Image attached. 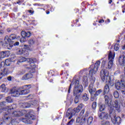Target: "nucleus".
<instances>
[{
	"label": "nucleus",
	"instance_id": "obj_1",
	"mask_svg": "<svg viewBox=\"0 0 125 125\" xmlns=\"http://www.w3.org/2000/svg\"><path fill=\"white\" fill-rule=\"evenodd\" d=\"M24 61H27V62H28V64L25 65V68H27V69H30L31 70L28 72V73L24 75L21 79L23 80L32 79V77H33V73H35V72H36V65L34 64L36 59L21 58L20 60L18 61V64L19 63H22V62H24Z\"/></svg>",
	"mask_w": 125,
	"mask_h": 125
},
{
	"label": "nucleus",
	"instance_id": "obj_2",
	"mask_svg": "<svg viewBox=\"0 0 125 125\" xmlns=\"http://www.w3.org/2000/svg\"><path fill=\"white\" fill-rule=\"evenodd\" d=\"M99 66H100V61H98L95 63V65H92L90 67V70H89V74L90 76H91L92 83L90 84L88 90L91 96H92V95L95 93V91H96V88L93 87V83H94V82H95V77H94V75L96 74L98 68H99Z\"/></svg>",
	"mask_w": 125,
	"mask_h": 125
},
{
	"label": "nucleus",
	"instance_id": "obj_3",
	"mask_svg": "<svg viewBox=\"0 0 125 125\" xmlns=\"http://www.w3.org/2000/svg\"><path fill=\"white\" fill-rule=\"evenodd\" d=\"M73 84H75L73 93L74 95L76 96L74 102L75 103L77 104V103H79V98H80V93L83 92V86L80 84L79 80L73 79L72 82L70 84V86L68 88V93H70V91L71 90V88H72V85Z\"/></svg>",
	"mask_w": 125,
	"mask_h": 125
},
{
	"label": "nucleus",
	"instance_id": "obj_4",
	"mask_svg": "<svg viewBox=\"0 0 125 125\" xmlns=\"http://www.w3.org/2000/svg\"><path fill=\"white\" fill-rule=\"evenodd\" d=\"M104 95L105 104L106 106H108L109 111H110V112L111 111H113L114 108H115L116 110L117 111H120L121 109V103H120V101H118V100H116L112 103V104H111V101L110 102H109L110 97H109L108 94H107V95L105 94Z\"/></svg>",
	"mask_w": 125,
	"mask_h": 125
},
{
	"label": "nucleus",
	"instance_id": "obj_5",
	"mask_svg": "<svg viewBox=\"0 0 125 125\" xmlns=\"http://www.w3.org/2000/svg\"><path fill=\"white\" fill-rule=\"evenodd\" d=\"M5 111L7 112L5 113L3 117V121L5 122V124H9L11 123L12 125H16V114L15 111L13 112L12 114V117H10V112H11V108H6Z\"/></svg>",
	"mask_w": 125,
	"mask_h": 125
},
{
	"label": "nucleus",
	"instance_id": "obj_6",
	"mask_svg": "<svg viewBox=\"0 0 125 125\" xmlns=\"http://www.w3.org/2000/svg\"><path fill=\"white\" fill-rule=\"evenodd\" d=\"M100 76L103 82L109 83L111 86L114 85V82L111 81V78L109 76V71L107 69H102L100 71Z\"/></svg>",
	"mask_w": 125,
	"mask_h": 125
},
{
	"label": "nucleus",
	"instance_id": "obj_7",
	"mask_svg": "<svg viewBox=\"0 0 125 125\" xmlns=\"http://www.w3.org/2000/svg\"><path fill=\"white\" fill-rule=\"evenodd\" d=\"M16 39V34H11L9 37L8 36H6L4 38V42L5 44H7V48L8 49H11L13 47V45L15 46L16 45V42H14L13 41Z\"/></svg>",
	"mask_w": 125,
	"mask_h": 125
},
{
	"label": "nucleus",
	"instance_id": "obj_8",
	"mask_svg": "<svg viewBox=\"0 0 125 125\" xmlns=\"http://www.w3.org/2000/svg\"><path fill=\"white\" fill-rule=\"evenodd\" d=\"M83 104H81L76 108H75L73 109L69 108L67 111L66 117L68 118L69 120H71V119L73 118V116L76 115V113H79L81 110L83 109Z\"/></svg>",
	"mask_w": 125,
	"mask_h": 125
},
{
	"label": "nucleus",
	"instance_id": "obj_9",
	"mask_svg": "<svg viewBox=\"0 0 125 125\" xmlns=\"http://www.w3.org/2000/svg\"><path fill=\"white\" fill-rule=\"evenodd\" d=\"M31 87V84H28L18 88L16 91L17 97L20 95H26V94L30 93Z\"/></svg>",
	"mask_w": 125,
	"mask_h": 125
},
{
	"label": "nucleus",
	"instance_id": "obj_10",
	"mask_svg": "<svg viewBox=\"0 0 125 125\" xmlns=\"http://www.w3.org/2000/svg\"><path fill=\"white\" fill-rule=\"evenodd\" d=\"M35 119H36L35 115L31 113H28L26 114L25 118H22V122L25 124H32L33 122L32 121L35 120Z\"/></svg>",
	"mask_w": 125,
	"mask_h": 125
},
{
	"label": "nucleus",
	"instance_id": "obj_11",
	"mask_svg": "<svg viewBox=\"0 0 125 125\" xmlns=\"http://www.w3.org/2000/svg\"><path fill=\"white\" fill-rule=\"evenodd\" d=\"M115 88L117 90H125V78L121 79V82L116 81L115 84Z\"/></svg>",
	"mask_w": 125,
	"mask_h": 125
},
{
	"label": "nucleus",
	"instance_id": "obj_12",
	"mask_svg": "<svg viewBox=\"0 0 125 125\" xmlns=\"http://www.w3.org/2000/svg\"><path fill=\"white\" fill-rule=\"evenodd\" d=\"M109 116L111 119V121L114 125L117 124H121V117H116V113L112 111H109Z\"/></svg>",
	"mask_w": 125,
	"mask_h": 125
},
{
	"label": "nucleus",
	"instance_id": "obj_13",
	"mask_svg": "<svg viewBox=\"0 0 125 125\" xmlns=\"http://www.w3.org/2000/svg\"><path fill=\"white\" fill-rule=\"evenodd\" d=\"M115 58V52L109 51L108 54V69H111L113 67V61H114V59Z\"/></svg>",
	"mask_w": 125,
	"mask_h": 125
},
{
	"label": "nucleus",
	"instance_id": "obj_14",
	"mask_svg": "<svg viewBox=\"0 0 125 125\" xmlns=\"http://www.w3.org/2000/svg\"><path fill=\"white\" fill-rule=\"evenodd\" d=\"M21 35L22 38H21L20 39V42H21L23 43V42H25V41H26V39H25V38H30L32 34L30 32H26L25 31H22L21 32Z\"/></svg>",
	"mask_w": 125,
	"mask_h": 125
},
{
	"label": "nucleus",
	"instance_id": "obj_15",
	"mask_svg": "<svg viewBox=\"0 0 125 125\" xmlns=\"http://www.w3.org/2000/svg\"><path fill=\"white\" fill-rule=\"evenodd\" d=\"M118 62L121 66H125V52H123V55L119 56Z\"/></svg>",
	"mask_w": 125,
	"mask_h": 125
},
{
	"label": "nucleus",
	"instance_id": "obj_16",
	"mask_svg": "<svg viewBox=\"0 0 125 125\" xmlns=\"http://www.w3.org/2000/svg\"><path fill=\"white\" fill-rule=\"evenodd\" d=\"M102 89H99L97 91H95V94H93L92 96H91V101H96L97 100V96L102 92Z\"/></svg>",
	"mask_w": 125,
	"mask_h": 125
},
{
	"label": "nucleus",
	"instance_id": "obj_17",
	"mask_svg": "<svg viewBox=\"0 0 125 125\" xmlns=\"http://www.w3.org/2000/svg\"><path fill=\"white\" fill-rule=\"evenodd\" d=\"M98 117L101 120H108L109 119V114L107 112H102L98 114Z\"/></svg>",
	"mask_w": 125,
	"mask_h": 125
},
{
	"label": "nucleus",
	"instance_id": "obj_18",
	"mask_svg": "<svg viewBox=\"0 0 125 125\" xmlns=\"http://www.w3.org/2000/svg\"><path fill=\"white\" fill-rule=\"evenodd\" d=\"M9 55H10L9 51H2L0 52V61H1V59L4 58V57H8Z\"/></svg>",
	"mask_w": 125,
	"mask_h": 125
},
{
	"label": "nucleus",
	"instance_id": "obj_19",
	"mask_svg": "<svg viewBox=\"0 0 125 125\" xmlns=\"http://www.w3.org/2000/svg\"><path fill=\"white\" fill-rule=\"evenodd\" d=\"M76 123L77 124H84V123H86V118L78 117L76 118Z\"/></svg>",
	"mask_w": 125,
	"mask_h": 125
},
{
	"label": "nucleus",
	"instance_id": "obj_20",
	"mask_svg": "<svg viewBox=\"0 0 125 125\" xmlns=\"http://www.w3.org/2000/svg\"><path fill=\"white\" fill-rule=\"evenodd\" d=\"M83 84L84 85V86L86 87L88 85V80L87 79V77L84 76L83 79Z\"/></svg>",
	"mask_w": 125,
	"mask_h": 125
},
{
	"label": "nucleus",
	"instance_id": "obj_21",
	"mask_svg": "<svg viewBox=\"0 0 125 125\" xmlns=\"http://www.w3.org/2000/svg\"><path fill=\"white\" fill-rule=\"evenodd\" d=\"M27 113V111L23 109L21 111H17V117H20L21 116H23V115H25Z\"/></svg>",
	"mask_w": 125,
	"mask_h": 125
},
{
	"label": "nucleus",
	"instance_id": "obj_22",
	"mask_svg": "<svg viewBox=\"0 0 125 125\" xmlns=\"http://www.w3.org/2000/svg\"><path fill=\"white\" fill-rule=\"evenodd\" d=\"M28 44H29V46H33L36 44V40L34 38L30 39L28 41Z\"/></svg>",
	"mask_w": 125,
	"mask_h": 125
},
{
	"label": "nucleus",
	"instance_id": "obj_23",
	"mask_svg": "<svg viewBox=\"0 0 125 125\" xmlns=\"http://www.w3.org/2000/svg\"><path fill=\"white\" fill-rule=\"evenodd\" d=\"M109 91H110L109 85H108V84H105L104 90V95H105V94H108V93H109Z\"/></svg>",
	"mask_w": 125,
	"mask_h": 125
},
{
	"label": "nucleus",
	"instance_id": "obj_24",
	"mask_svg": "<svg viewBox=\"0 0 125 125\" xmlns=\"http://www.w3.org/2000/svg\"><path fill=\"white\" fill-rule=\"evenodd\" d=\"M1 72L2 73V74L4 77V76H6V75H8V74L9 73V71H8V69L7 68H4L1 69Z\"/></svg>",
	"mask_w": 125,
	"mask_h": 125
},
{
	"label": "nucleus",
	"instance_id": "obj_25",
	"mask_svg": "<svg viewBox=\"0 0 125 125\" xmlns=\"http://www.w3.org/2000/svg\"><path fill=\"white\" fill-rule=\"evenodd\" d=\"M87 124L88 125H90L93 122V117L92 116L89 117L87 119L86 118Z\"/></svg>",
	"mask_w": 125,
	"mask_h": 125
},
{
	"label": "nucleus",
	"instance_id": "obj_26",
	"mask_svg": "<svg viewBox=\"0 0 125 125\" xmlns=\"http://www.w3.org/2000/svg\"><path fill=\"white\" fill-rule=\"evenodd\" d=\"M11 94L14 97L16 96V87H13L10 91Z\"/></svg>",
	"mask_w": 125,
	"mask_h": 125
},
{
	"label": "nucleus",
	"instance_id": "obj_27",
	"mask_svg": "<svg viewBox=\"0 0 125 125\" xmlns=\"http://www.w3.org/2000/svg\"><path fill=\"white\" fill-rule=\"evenodd\" d=\"M0 88L1 89L2 92H7V89H6V87H5V84H2L0 85Z\"/></svg>",
	"mask_w": 125,
	"mask_h": 125
},
{
	"label": "nucleus",
	"instance_id": "obj_28",
	"mask_svg": "<svg viewBox=\"0 0 125 125\" xmlns=\"http://www.w3.org/2000/svg\"><path fill=\"white\" fill-rule=\"evenodd\" d=\"M23 108H29L30 106H32L31 104V102L30 103H24L22 104Z\"/></svg>",
	"mask_w": 125,
	"mask_h": 125
},
{
	"label": "nucleus",
	"instance_id": "obj_29",
	"mask_svg": "<svg viewBox=\"0 0 125 125\" xmlns=\"http://www.w3.org/2000/svg\"><path fill=\"white\" fill-rule=\"evenodd\" d=\"M106 108V106L104 104H102L99 106V109L100 112H102V111H104L105 110V108Z\"/></svg>",
	"mask_w": 125,
	"mask_h": 125
},
{
	"label": "nucleus",
	"instance_id": "obj_30",
	"mask_svg": "<svg viewBox=\"0 0 125 125\" xmlns=\"http://www.w3.org/2000/svg\"><path fill=\"white\" fill-rule=\"evenodd\" d=\"M82 98L84 101H87V100L89 99V98H88V96H87V94H84L83 95Z\"/></svg>",
	"mask_w": 125,
	"mask_h": 125
},
{
	"label": "nucleus",
	"instance_id": "obj_31",
	"mask_svg": "<svg viewBox=\"0 0 125 125\" xmlns=\"http://www.w3.org/2000/svg\"><path fill=\"white\" fill-rule=\"evenodd\" d=\"M17 54H23L24 52V50L22 49L21 47L19 49H17Z\"/></svg>",
	"mask_w": 125,
	"mask_h": 125
},
{
	"label": "nucleus",
	"instance_id": "obj_32",
	"mask_svg": "<svg viewBox=\"0 0 125 125\" xmlns=\"http://www.w3.org/2000/svg\"><path fill=\"white\" fill-rule=\"evenodd\" d=\"M10 64H11V62L8 59H6L5 61V66H10Z\"/></svg>",
	"mask_w": 125,
	"mask_h": 125
},
{
	"label": "nucleus",
	"instance_id": "obj_33",
	"mask_svg": "<svg viewBox=\"0 0 125 125\" xmlns=\"http://www.w3.org/2000/svg\"><path fill=\"white\" fill-rule=\"evenodd\" d=\"M113 95L115 98H119V92L117 91L114 92Z\"/></svg>",
	"mask_w": 125,
	"mask_h": 125
},
{
	"label": "nucleus",
	"instance_id": "obj_34",
	"mask_svg": "<svg viewBox=\"0 0 125 125\" xmlns=\"http://www.w3.org/2000/svg\"><path fill=\"white\" fill-rule=\"evenodd\" d=\"M5 66V62H2L0 63V68L1 69H4V66Z\"/></svg>",
	"mask_w": 125,
	"mask_h": 125
},
{
	"label": "nucleus",
	"instance_id": "obj_35",
	"mask_svg": "<svg viewBox=\"0 0 125 125\" xmlns=\"http://www.w3.org/2000/svg\"><path fill=\"white\" fill-rule=\"evenodd\" d=\"M120 49V45L119 44H115L114 45V49L116 51H118Z\"/></svg>",
	"mask_w": 125,
	"mask_h": 125
},
{
	"label": "nucleus",
	"instance_id": "obj_36",
	"mask_svg": "<svg viewBox=\"0 0 125 125\" xmlns=\"http://www.w3.org/2000/svg\"><path fill=\"white\" fill-rule=\"evenodd\" d=\"M97 106V103L96 102H94L92 104V108L95 110L96 109V106Z\"/></svg>",
	"mask_w": 125,
	"mask_h": 125
},
{
	"label": "nucleus",
	"instance_id": "obj_37",
	"mask_svg": "<svg viewBox=\"0 0 125 125\" xmlns=\"http://www.w3.org/2000/svg\"><path fill=\"white\" fill-rule=\"evenodd\" d=\"M6 101H7L8 103H11V102H12V99H11V98H10V97H8L6 99Z\"/></svg>",
	"mask_w": 125,
	"mask_h": 125
},
{
	"label": "nucleus",
	"instance_id": "obj_38",
	"mask_svg": "<svg viewBox=\"0 0 125 125\" xmlns=\"http://www.w3.org/2000/svg\"><path fill=\"white\" fill-rule=\"evenodd\" d=\"M86 71H87L86 69H84L83 70H82L80 72V75H83V74H85V73H86Z\"/></svg>",
	"mask_w": 125,
	"mask_h": 125
},
{
	"label": "nucleus",
	"instance_id": "obj_39",
	"mask_svg": "<svg viewBox=\"0 0 125 125\" xmlns=\"http://www.w3.org/2000/svg\"><path fill=\"white\" fill-rule=\"evenodd\" d=\"M30 104L32 105H33V106H37L38 104V102L37 101H34L33 102H31Z\"/></svg>",
	"mask_w": 125,
	"mask_h": 125
},
{
	"label": "nucleus",
	"instance_id": "obj_40",
	"mask_svg": "<svg viewBox=\"0 0 125 125\" xmlns=\"http://www.w3.org/2000/svg\"><path fill=\"white\" fill-rule=\"evenodd\" d=\"M23 55L25 57H27V56H29V52L26 50L23 51Z\"/></svg>",
	"mask_w": 125,
	"mask_h": 125
},
{
	"label": "nucleus",
	"instance_id": "obj_41",
	"mask_svg": "<svg viewBox=\"0 0 125 125\" xmlns=\"http://www.w3.org/2000/svg\"><path fill=\"white\" fill-rule=\"evenodd\" d=\"M75 121L74 119H71L68 123L67 125H71L73 124V122Z\"/></svg>",
	"mask_w": 125,
	"mask_h": 125
},
{
	"label": "nucleus",
	"instance_id": "obj_42",
	"mask_svg": "<svg viewBox=\"0 0 125 125\" xmlns=\"http://www.w3.org/2000/svg\"><path fill=\"white\" fill-rule=\"evenodd\" d=\"M87 117H88V112H86L85 114L83 117V118H85V119H86V118H87Z\"/></svg>",
	"mask_w": 125,
	"mask_h": 125
},
{
	"label": "nucleus",
	"instance_id": "obj_43",
	"mask_svg": "<svg viewBox=\"0 0 125 125\" xmlns=\"http://www.w3.org/2000/svg\"><path fill=\"white\" fill-rule=\"evenodd\" d=\"M84 114V109H83L80 114V116L82 117V116H83V114Z\"/></svg>",
	"mask_w": 125,
	"mask_h": 125
},
{
	"label": "nucleus",
	"instance_id": "obj_44",
	"mask_svg": "<svg viewBox=\"0 0 125 125\" xmlns=\"http://www.w3.org/2000/svg\"><path fill=\"white\" fill-rule=\"evenodd\" d=\"M11 61L15 62V61L16 60V59H14V55H12L11 56Z\"/></svg>",
	"mask_w": 125,
	"mask_h": 125
},
{
	"label": "nucleus",
	"instance_id": "obj_45",
	"mask_svg": "<svg viewBox=\"0 0 125 125\" xmlns=\"http://www.w3.org/2000/svg\"><path fill=\"white\" fill-rule=\"evenodd\" d=\"M3 77H4V75H3L1 71H0V80H1Z\"/></svg>",
	"mask_w": 125,
	"mask_h": 125
},
{
	"label": "nucleus",
	"instance_id": "obj_46",
	"mask_svg": "<svg viewBox=\"0 0 125 125\" xmlns=\"http://www.w3.org/2000/svg\"><path fill=\"white\" fill-rule=\"evenodd\" d=\"M5 105V102H2L0 104V106L1 107H3V106H4Z\"/></svg>",
	"mask_w": 125,
	"mask_h": 125
},
{
	"label": "nucleus",
	"instance_id": "obj_47",
	"mask_svg": "<svg viewBox=\"0 0 125 125\" xmlns=\"http://www.w3.org/2000/svg\"><path fill=\"white\" fill-rule=\"evenodd\" d=\"M22 3H23V1H22V0H19L17 2V3H18V4H19V5L22 4Z\"/></svg>",
	"mask_w": 125,
	"mask_h": 125
},
{
	"label": "nucleus",
	"instance_id": "obj_48",
	"mask_svg": "<svg viewBox=\"0 0 125 125\" xmlns=\"http://www.w3.org/2000/svg\"><path fill=\"white\" fill-rule=\"evenodd\" d=\"M27 98H28V99H33V97L32 96V95H29L27 97H26Z\"/></svg>",
	"mask_w": 125,
	"mask_h": 125
},
{
	"label": "nucleus",
	"instance_id": "obj_49",
	"mask_svg": "<svg viewBox=\"0 0 125 125\" xmlns=\"http://www.w3.org/2000/svg\"><path fill=\"white\" fill-rule=\"evenodd\" d=\"M104 125H110V122L108 121H106L105 122H104Z\"/></svg>",
	"mask_w": 125,
	"mask_h": 125
},
{
	"label": "nucleus",
	"instance_id": "obj_50",
	"mask_svg": "<svg viewBox=\"0 0 125 125\" xmlns=\"http://www.w3.org/2000/svg\"><path fill=\"white\" fill-rule=\"evenodd\" d=\"M24 46L25 49H29V45H24Z\"/></svg>",
	"mask_w": 125,
	"mask_h": 125
},
{
	"label": "nucleus",
	"instance_id": "obj_51",
	"mask_svg": "<svg viewBox=\"0 0 125 125\" xmlns=\"http://www.w3.org/2000/svg\"><path fill=\"white\" fill-rule=\"evenodd\" d=\"M106 64V61H103L102 62V65L104 66Z\"/></svg>",
	"mask_w": 125,
	"mask_h": 125
},
{
	"label": "nucleus",
	"instance_id": "obj_52",
	"mask_svg": "<svg viewBox=\"0 0 125 125\" xmlns=\"http://www.w3.org/2000/svg\"><path fill=\"white\" fill-rule=\"evenodd\" d=\"M4 34V31L2 30H0V35H3Z\"/></svg>",
	"mask_w": 125,
	"mask_h": 125
},
{
	"label": "nucleus",
	"instance_id": "obj_53",
	"mask_svg": "<svg viewBox=\"0 0 125 125\" xmlns=\"http://www.w3.org/2000/svg\"><path fill=\"white\" fill-rule=\"evenodd\" d=\"M3 97H4V95H3V94L0 95V100L1 99H2V98H3Z\"/></svg>",
	"mask_w": 125,
	"mask_h": 125
},
{
	"label": "nucleus",
	"instance_id": "obj_54",
	"mask_svg": "<svg viewBox=\"0 0 125 125\" xmlns=\"http://www.w3.org/2000/svg\"><path fill=\"white\" fill-rule=\"evenodd\" d=\"M7 80L8 81H9L10 82H11V80H12V78H11V77L9 76L7 78Z\"/></svg>",
	"mask_w": 125,
	"mask_h": 125
},
{
	"label": "nucleus",
	"instance_id": "obj_55",
	"mask_svg": "<svg viewBox=\"0 0 125 125\" xmlns=\"http://www.w3.org/2000/svg\"><path fill=\"white\" fill-rule=\"evenodd\" d=\"M99 22H100V23H104V20H100Z\"/></svg>",
	"mask_w": 125,
	"mask_h": 125
},
{
	"label": "nucleus",
	"instance_id": "obj_56",
	"mask_svg": "<svg viewBox=\"0 0 125 125\" xmlns=\"http://www.w3.org/2000/svg\"><path fill=\"white\" fill-rule=\"evenodd\" d=\"M112 2H113V0H109V1H108L109 4H111V3H112Z\"/></svg>",
	"mask_w": 125,
	"mask_h": 125
},
{
	"label": "nucleus",
	"instance_id": "obj_57",
	"mask_svg": "<svg viewBox=\"0 0 125 125\" xmlns=\"http://www.w3.org/2000/svg\"><path fill=\"white\" fill-rule=\"evenodd\" d=\"M35 5H38V6H41L42 5V4H40V3H36V4H35Z\"/></svg>",
	"mask_w": 125,
	"mask_h": 125
},
{
	"label": "nucleus",
	"instance_id": "obj_58",
	"mask_svg": "<svg viewBox=\"0 0 125 125\" xmlns=\"http://www.w3.org/2000/svg\"><path fill=\"white\" fill-rule=\"evenodd\" d=\"M28 12H29V13H31V14H33V13H34V11H32V10H29Z\"/></svg>",
	"mask_w": 125,
	"mask_h": 125
},
{
	"label": "nucleus",
	"instance_id": "obj_59",
	"mask_svg": "<svg viewBox=\"0 0 125 125\" xmlns=\"http://www.w3.org/2000/svg\"><path fill=\"white\" fill-rule=\"evenodd\" d=\"M7 32H8L9 33L10 32H11V29H10V28H8V29H7Z\"/></svg>",
	"mask_w": 125,
	"mask_h": 125
},
{
	"label": "nucleus",
	"instance_id": "obj_60",
	"mask_svg": "<svg viewBox=\"0 0 125 125\" xmlns=\"http://www.w3.org/2000/svg\"><path fill=\"white\" fill-rule=\"evenodd\" d=\"M3 125V122H1V120L0 119V125Z\"/></svg>",
	"mask_w": 125,
	"mask_h": 125
},
{
	"label": "nucleus",
	"instance_id": "obj_61",
	"mask_svg": "<svg viewBox=\"0 0 125 125\" xmlns=\"http://www.w3.org/2000/svg\"><path fill=\"white\" fill-rule=\"evenodd\" d=\"M4 110V109H0V114L2 113V110Z\"/></svg>",
	"mask_w": 125,
	"mask_h": 125
},
{
	"label": "nucleus",
	"instance_id": "obj_62",
	"mask_svg": "<svg viewBox=\"0 0 125 125\" xmlns=\"http://www.w3.org/2000/svg\"><path fill=\"white\" fill-rule=\"evenodd\" d=\"M16 45H19V42H16Z\"/></svg>",
	"mask_w": 125,
	"mask_h": 125
},
{
	"label": "nucleus",
	"instance_id": "obj_63",
	"mask_svg": "<svg viewBox=\"0 0 125 125\" xmlns=\"http://www.w3.org/2000/svg\"><path fill=\"white\" fill-rule=\"evenodd\" d=\"M49 13H50V12L49 11L46 12V14H49Z\"/></svg>",
	"mask_w": 125,
	"mask_h": 125
},
{
	"label": "nucleus",
	"instance_id": "obj_64",
	"mask_svg": "<svg viewBox=\"0 0 125 125\" xmlns=\"http://www.w3.org/2000/svg\"><path fill=\"white\" fill-rule=\"evenodd\" d=\"M123 49H125V45L123 47Z\"/></svg>",
	"mask_w": 125,
	"mask_h": 125
}]
</instances>
